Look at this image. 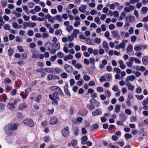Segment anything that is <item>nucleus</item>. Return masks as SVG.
I'll list each match as a JSON object with an SVG mask.
<instances>
[{"mask_svg": "<svg viewBox=\"0 0 148 148\" xmlns=\"http://www.w3.org/2000/svg\"><path fill=\"white\" fill-rule=\"evenodd\" d=\"M18 125V124H12L8 125L5 127V131L8 134L13 133V131L17 130Z\"/></svg>", "mask_w": 148, "mask_h": 148, "instance_id": "1", "label": "nucleus"}, {"mask_svg": "<svg viewBox=\"0 0 148 148\" xmlns=\"http://www.w3.org/2000/svg\"><path fill=\"white\" fill-rule=\"evenodd\" d=\"M24 124L25 125L31 127L34 126V123L33 120L31 119H26L23 121Z\"/></svg>", "mask_w": 148, "mask_h": 148, "instance_id": "2", "label": "nucleus"}, {"mask_svg": "<svg viewBox=\"0 0 148 148\" xmlns=\"http://www.w3.org/2000/svg\"><path fill=\"white\" fill-rule=\"evenodd\" d=\"M62 136L65 137H66L69 136V132L68 127H66L63 129L62 131Z\"/></svg>", "mask_w": 148, "mask_h": 148, "instance_id": "3", "label": "nucleus"}, {"mask_svg": "<svg viewBox=\"0 0 148 148\" xmlns=\"http://www.w3.org/2000/svg\"><path fill=\"white\" fill-rule=\"evenodd\" d=\"M49 98L52 100L54 101L55 99H58L59 95L56 93H53L52 95L50 94L49 95Z\"/></svg>", "mask_w": 148, "mask_h": 148, "instance_id": "4", "label": "nucleus"}, {"mask_svg": "<svg viewBox=\"0 0 148 148\" xmlns=\"http://www.w3.org/2000/svg\"><path fill=\"white\" fill-rule=\"evenodd\" d=\"M64 68L65 70L68 73H70L73 71V67L70 65L65 64L64 66Z\"/></svg>", "mask_w": 148, "mask_h": 148, "instance_id": "5", "label": "nucleus"}, {"mask_svg": "<svg viewBox=\"0 0 148 148\" xmlns=\"http://www.w3.org/2000/svg\"><path fill=\"white\" fill-rule=\"evenodd\" d=\"M102 114V112L101 109H96L92 112V114L94 116H95L97 115H101Z\"/></svg>", "mask_w": 148, "mask_h": 148, "instance_id": "6", "label": "nucleus"}, {"mask_svg": "<svg viewBox=\"0 0 148 148\" xmlns=\"http://www.w3.org/2000/svg\"><path fill=\"white\" fill-rule=\"evenodd\" d=\"M48 79L49 80H52L53 79H59V77L54 75L49 74L47 76Z\"/></svg>", "mask_w": 148, "mask_h": 148, "instance_id": "7", "label": "nucleus"}, {"mask_svg": "<svg viewBox=\"0 0 148 148\" xmlns=\"http://www.w3.org/2000/svg\"><path fill=\"white\" fill-rule=\"evenodd\" d=\"M58 122V120L57 118L54 117H52L51 118L49 123L51 125H55Z\"/></svg>", "mask_w": 148, "mask_h": 148, "instance_id": "8", "label": "nucleus"}, {"mask_svg": "<svg viewBox=\"0 0 148 148\" xmlns=\"http://www.w3.org/2000/svg\"><path fill=\"white\" fill-rule=\"evenodd\" d=\"M86 5H81V6L79 8V10L81 12L84 13L86 12Z\"/></svg>", "mask_w": 148, "mask_h": 148, "instance_id": "9", "label": "nucleus"}, {"mask_svg": "<svg viewBox=\"0 0 148 148\" xmlns=\"http://www.w3.org/2000/svg\"><path fill=\"white\" fill-rule=\"evenodd\" d=\"M112 36L115 38L118 39L121 38V37L117 31H113L112 32Z\"/></svg>", "mask_w": 148, "mask_h": 148, "instance_id": "10", "label": "nucleus"}, {"mask_svg": "<svg viewBox=\"0 0 148 148\" xmlns=\"http://www.w3.org/2000/svg\"><path fill=\"white\" fill-rule=\"evenodd\" d=\"M50 89L53 91H55L57 92L61 91V90L59 87L56 86H53L50 87Z\"/></svg>", "mask_w": 148, "mask_h": 148, "instance_id": "11", "label": "nucleus"}, {"mask_svg": "<svg viewBox=\"0 0 148 148\" xmlns=\"http://www.w3.org/2000/svg\"><path fill=\"white\" fill-rule=\"evenodd\" d=\"M102 47L104 48L105 51L107 52L109 50V46L107 42L104 41L102 43Z\"/></svg>", "mask_w": 148, "mask_h": 148, "instance_id": "12", "label": "nucleus"}, {"mask_svg": "<svg viewBox=\"0 0 148 148\" xmlns=\"http://www.w3.org/2000/svg\"><path fill=\"white\" fill-rule=\"evenodd\" d=\"M27 105L25 103L20 104L18 108L20 110H23L27 108Z\"/></svg>", "mask_w": 148, "mask_h": 148, "instance_id": "13", "label": "nucleus"}, {"mask_svg": "<svg viewBox=\"0 0 148 148\" xmlns=\"http://www.w3.org/2000/svg\"><path fill=\"white\" fill-rule=\"evenodd\" d=\"M7 107L10 110H12L15 108V107L14 104L11 103H9L7 105Z\"/></svg>", "mask_w": 148, "mask_h": 148, "instance_id": "14", "label": "nucleus"}, {"mask_svg": "<svg viewBox=\"0 0 148 148\" xmlns=\"http://www.w3.org/2000/svg\"><path fill=\"white\" fill-rule=\"evenodd\" d=\"M136 79V77L134 75L128 76L127 77L126 80L127 81H132Z\"/></svg>", "mask_w": 148, "mask_h": 148, "instance_id": "15", "label": "nucleus"}, {"mask_svg": "<svg viewBox=\"0 0 148 148\" xmlns=\"http://www.w3.org/2000/svg\"><path fill=\"white\" fill-rule=\"evenodd\" d=\"M73 58V56L70 54H69L66 56L64 57L63 59L65 61H67L69 60H72Z\"/></svg>", "mask_w": 148, "mask_h": 148, "instance_id": "16", "label": "nucleus"}, {"mask_svg": "<svg viewBox=\"0 0 148 148\" xmlns=\"http://www.w3.org/2000/svg\"><path fill=\"white\" fill-rule=\"evenodd\" d=\"M128 42L127 40H123L122 41V42L119 45L120 48L123 49L125 45V43H127Z\"/></svg>", "mask_w": 148, "mask_h": 148, "instance_id": "17", "label": "nucleus"}, {"mask_svg": "<svg viewBox=\"0 0 148 148\" xmlns=\"http://www.w3.org/2000/svg\"><path fill=\"white\" fill-rule=\"evenodd\" d=\"M119 63L120 64V67L122 69H124L126 67V66L124 64V62L122 60H119Z\"/></svg>", "mask_w": 148, "mask_h": 148, "instance_id": "18", "label": "nucleus"}, {"mask_svg": "<svg viewBox=\"0 0 148 148\" xmlns=\"http://www.w3.org/2000/svg\"><path fill=\"white\" fill-rule=\"evenodd\" d=\"M64 91L65 93L69 96H70L71 94L69 92L68 89V86L66 85L64 86Z\"/></svg>", "mask_w": 148, "mask_h": 148, "instance_id": "19", "label": "nucleus"}, {"mask_svg": "<svg viewBox=\"0 0 148 148\" xmlns=\"http://www.w3.org/2000/svg\"><path fill=\"white\" fill-rule=\"evenodd\" d=\"M142 62L145 65L148 64V57L144 56L142 58Z\"/></svg>", "mask_w": 148, "mask_h": 148, "instance_id": "20", "label": "nucleus"}, {"mask_svg": "<svg viewBox=\"0 0 148 148\" xmlns=\"http://www.w3.org/2000/svg\"><path fill=\"white\" fill-rule=\"evenodd\" d=\"M79 33V31L78 29H75L73 30V33L72 34L74 36V38H76L77 37V35Z\"/></svg>", "mask_w": 148, "mask_h": 148, "instance_id": "21", "label": "nucleus"}, {"mask_svg": "<svg viewBox=\"0 0 148 148\" xmlns=\"http://www.w3.org/2000/svg\"><path fill=\"white\" fill-rule=\"evenodd\" d=\"M54 19L55 20H58L59 22H60L62 21V19L61 16L59 15H56L54 17Z\"/></svg>", "mask_w": 148, "mask_h": 148, "instance_id": "22", "label": "nucleus"}, {"mask_svg": "<svg viewBox=\"0 0 148 148\" xmlns=\"http://www.w3.org/2000/svg\"><path fill=\"white\" fill-rule=\"evenodd\" d=\"M31 52L32 53V57L33 58H38V55L35 50H31Z\"/></svg>", "mask_w": 148, "mask_h": 148, "instance_id": "23", "label": "nucleus"}, {"mask_svg": "<svg viewBox=\"0 0 148 148\" xmlns=\"http://www.w3.org/2000/svg\"><path fill=\"white\" fill-rule=\"evenodd\" d=\"M126 86L127 87L128 89L132 91L134 89V86L129 83L127 84Z\"/></svg>", "mask_w": 148, "mask_h": 148, "instance_id": "24", "label": "nucleus"}, {"mask_svg": "<svg viewBox=\"0 0 148 148\" xmlns=\"http://www.w3.org/2000/svg\"><path fill=\"white\" fill-rule=\"evenodd\" d=\"M73 29V26L72 25H69L66 27V30L68 32L70 33L71 32Z\"/></svg>", "mask_w": 148, "mask_h": 148, "instance_id": "25", "label": "nucleus"}, {"mask_svg": "<svg viewBox=\"0 0 148 148\" xmlns=\"http://www.w3.org/2000/svg\"><path fill=\"white\" fill-rule=\"evenodd\" d=\"M148 10V8L147 7H143L141 9V11L142 12V14H146Z\"/></svg>", "mask_w": 148, "mask_h": 148, "instance_id": "26", "label": "nucleus"}, {"mask_svg": "<svg viewBox=\"0 0 148 148\" xmlns=\"http://www.w3.org/2000/svg\"><path fill=\"white\" fill-rule=\"evenodd\" d=\"M86 43L89 45H94V43L92 40L90 39H88L86 40Z\"/></svg>", "mask_w": 148, "mask_h": 148, "instance_id": "27", "label": "nucleus"}, {"mask_svg": "<svg viewBox=\"0 0 148 148\" xmlns=\"http://www.w3.org/2000/svg\"><path fill=\"white\" fill-rule=\"evenodd\" d=\"M104 93L106 97H110L111 95V93L109 90H106L104 91Z\"/></svg>", "mask_w": 148, "mask_h": 148, "instance_id": "28", "label": "nucleus"}, {"mask_svg": "<svg viewBox=\"0 0 148 148\" xmlns=\"http://www.w3.org/2000/svg\"><path fill=\"white\" fill-rule=\"evenodd\" d=\"M120 105H117L115 108V111L116 113H118L120 112Z\"/></svg>", "mask_w": 148, "mask_h": 148, "instance_id": "29", "label": "nucleus"}, {"mask_svg": "<svg viewBox=\"0 0 148 148\" xmlns=\"http://www.w3.org/2000/svg\"><path fill=\"white\" fill-rule=\"evenodd\" d=\"M59 68H56V69H52V73H53L54 74H57L58 73H59Z\"/></svg>", "mask_w": 148, "mask_h": 148, "instance_id": "30", "label": "nucleus"}, {"mask_svg": "<svg viewBox=\"0 0 148 148\" xmlns=\"http://www.w3.org/2000/svg\"><path fill=\"white\" fill-rule=\"evenodd\" d=\"M142 89L139 86L136 88V92L137 94H140L142 92Z\"/></svg>", "mask_w": 148, "mask_h": 148, "instance_id": "31", "label": "nucleus"}, {"mask_svg": "<svg viewBox=\"0 0 148 148\" xmlns=\"http://www.w3.org/2000/svg\"><path fill=\"white\" fill-rule=\"evenodd\" d=\"M29 27H34L36 25V24L35 23H32V22H29Z\"/></svg>", "mask_w": 148, "mask_h": 148, "instance_id": "32", "label": "nucleus"}, {"mask_svg": "<svg viewBox=\"0 0 148 148\" xmlns=\"http://www.w3.org/2000/svg\"><path fill=\"white\" fill-rule=\"evenodd\" d=\"M49 36V34L48 32L43 33L42 34V37L43 38H45Z\"/></svg>", "mask_w": 148, "mask_h": 148, "instance_id": "33", "label": "nucleus"}, {"mask_svg": "<svg viewBox=\"0 0 148 148\" xmlns=\"http://www.w3.org/2000/svg\"><path fill=\"white\" fill-rule=\"evenodd\" d=\"M45 71L48 73H52V69L50 68H45L44 69Z\"/></svg>", "mask_w": 148, "mask_h": 148, "instance_id": "34", "label": "nucleus"}, {"mask_svg": "<svg viewBox=\"0 0 148 148\" xmlns=\"http://www.w3.org/2000/svg\"><path fill=\"white\" fill-rule=\"evenodd\" d=\"M50 139V136H46L44 137V141L46 143H48Z\"/></svg>", "mask_w": 148, "mask_h": 148, "instance_id": "35", "label": "nucleus"}, {"mask_svg": "<svg viewBox=\"0 0 148 148\" xmlns=\"http://www.w3.org/2000/svg\"><path fill=\"white\" fill-rule=\"evenodd\" d=\"M62 31L60 29H57L55 31V33L56 35H58L60 34H61L62 33Z\"/></svg>", "mask_w": 148, "mask_h": 148, "instance_id": "36", "label": "nucleus"}, {"mask_svg": "<svg viewBox=\"0 0 148 148\" xmlns=\"http://www.w3.org/2000/svg\"><path fill=\"white\" fill-rule=\"evenodd\" d=\"M71 143L72 145L74 147L76 146L77 145V141L75 140H71Z\"/></svg>", "mask_w": 148, "mask_h": 148, "instance_id": "37", "label": "nucleus"}, {"mask_svg": "<svg viewBox=\"0 0 148 148\" xmlns=\"http://www.w3.org/2000/svg\"><path fill=\"white\" fill-rule=\"evenodd\" d=\"M94 21H95L98 24H101L99 18L98 17H96L95 18Z\"/></svg>", "mask_w": 148, "mask_h": 148, "instance_id": "38", "label": "nucleus"}, {"mask_svg": "<svg viewBox=\"0 0 148 148\" xmlns=\"http://www.w3.org/2000/svg\"><path fill=\"white\" fill-rule=\"evenodd\" d=\"M87 107L89 110H91L94 109L95 108V106L92 104H90L87 105Z\"/></svg>", "mask_w": 148, "mask_h": 148, "instance_id": "39", "label": "nucleus"}, {"mask_svg": "<svg viewBox=\"0 0 148 148\" xmlns=\"http://www.w3.org/2000/svg\"><path fill=\"white\" fill-rule=\"evenodd\" d=\"M74 36L72 34H71V35L69 36H68V39L70 42L73 41L74 39Z\"/></svg>", "mask_w": 148, "mask_h": 148, "instance_id": "40", "label": "nucleus"}, {"mask_svg": "<svg viewBox=\"0 0 148 148\" xmlns=\"http://www.w3.org/2000/svg\"><path fill=\"white\" fill-rule=\"evenodd\" d=\"M113 70L117 74H119L121 71V70L119 68L116 67Z\"/></svg>", "mask_w": 148, "mask_h": 148, "instance_id": "41", "label": "nucleus"}, {"mask_svg": "<svg viewBox=\"0 0 148 148\" xmlns=\"http://www.w3.org/2000/svg\"><path fill=\"white\" fill-rule=\"evenodd\" d=\"M23 9L27 12V14H28V8L27 6L25 5H23L22 7Z\"/></svg>", "mask_w": 148, "mask_h": 148, "instance_id": "42", "label": "nucleus"}, {"mask_svg": "<svg viewBox=\"0 0 148 148\" xmlns=\"http://www.w3.org/2000/svg\"><path fill=\"white\" fill-rule=\"evenodd\" d=\"M132 136V135L129 133H126L125 135V137L127 140L129 138H131Z\"/></svg>", "mask_w": 148, "mask_h": 148, "instance_id": "43", "label": "nucleus"}, {"mask_svg": "<svg viewBox=\"0 0 148 148\" xmlns=\"http://www.w3.org/2000/svg\"><path fill=\"white\" fill-rule=\"evenodd\" d=\"M135 97L137 98V99L139 100H142L144 98V96L143 95H140V96L138 95H136Z\"/></svg>", "mask_w": 148, "mask_h": 148, "instance_id": "44", "label": "nucleus"}, {"mask_svg": "<svg viewBox=\"0 0 148 148\" xmlns=\"http://www.w3.org/2000/svg\"><path fill=\"white\" fill-rule=\"evenodd\" d=\"M20 95L22 97L23 99H25L27 97V95L26 94L24 93V92H21L20 93Z\"/></svg>", "mask_w": 148, "mask_h": 148, "instance_id": "45", "label": "nucleus"}, {"mask_svg": "<svg viewBox=\"0 0 148 148\" xmlns=\"http://www.w3.org/2000/svg\"><path fill=\"white\" fill-rule=\"evenodd\" d=\"M61 77L63 78H66L67 77V74L65 72H63L61 74Z\"/></svg>", "mask_w": 148, "mask_h": 148, "instance_id": "46", "label": "nucleus"}, {"mask_svg": "<svg viewBox=\"0 0 148 148\" xmlns=\"http://www.w3.org/2000/svg\"><path fill=\"white\" fill-rule=\"evenodd\" d=\"M97 90L98 92H102L103 91V89L102 87H99L97 88Z\"/></svg>", "mask_w": 148, "mask_h": 148, "instance_id": "47", "label": "nucleus"}, {"mask_svg": "<svg viewBox=\"0 0 148 148\" xmlns=\"http://www.w3.org/2000/svg\"><path fill=\"white\" fill-rule=\"evenodd\" d=\"M83 78L84 80H85V81H88L90 79V77L88 75H85L84 76Z\"/></svg>", "mask_w": 148, "mask_h": 148, "instance_id": "48", "label": "nucleus"}, {"mask_svg": "<svg viewBox=\"0 0 148 148\" xmlns=\"http://www.w3.org/2000/svg\"><path fill=\"white\" fill-rule=\"evenodd\" d=\"M132 49V45H129L127 49V50L129 52H130Z\"/></svg>", "mask_w": 148, "mask_h": 148, "instance_id": "49", "label": "nucleus"}, {"mask_svg": "<svg viewBox=\"0 0 148 148\" xmlns=\"http://www.w3.org/2000/svg\"><path fill=\"white\" fill-rule=\"evenodd\" d=\"M133 73L134 74H135V76L136 77H138L141 75V73L138 71H134Z\"/></svg>", "mask_w": 148, "mask_h": 148, "instance_id": "50", "label": "nucleus"}, {"mask_svg": "<svg viewBox=\"0 0 148 148\" xmlns=\"http://www.w3.org/2000/svg\"><path fill=\"white\" fill-rule=\"evenodd\" d=\"M95 43L97 44H99L101 42V39L100 38H96L95 39Z\"/></svg>", "mask_w": 148, "mask_h": 148, "instance_id": "51", "label": "nucleus"}, {"mask_svg": "<svg viewBox=\"0 0 148 148\" xmlns=\"http://www.w3.org/2000/svg\"><path fill=\"white\" fill-rule=\"evenodd\" d=\"M27 35L29 36H32L34 35V32L31 30H29L27 32Z\"/></svg>", "mask_w": 148, "mask_h": 148, "instance_id": "52", "label": "nucleus"}, {"mask_svg": "<svg viewBox=\"0 0 148 148\" xmlns=\"http://www.w3.org/2000/svg\"><path fill=\"white\" fill-rule=\"evenodd\" d=\"M54 109H52L51 110H47L46 111L47 113L48 114H52L54 112Z\"/></svg>", "mask_w": 148, "mask_h": 148, "instance_id": "53", "label": "nucleus"}, {"mask_svg": "<svg viewBox=\"0 0 148 148\" xmlns=\"http://www.w3.org/2000/svg\"><path fill=\"white\" fill-rule=\"evenodd\" d=\"M17 48L20 52H23L24 51V49L21 46H18L17 47Z\"/></svg>", "mask_w": 148, "mask_h": 148, "instance_id": "54", "label": "nucleus"}, {"mask_svg": "<svg viewBox=\"0 0 148 148\" xmlns=\"http://www.w3.org/2000/svg\"><path fill=\"white\" fill-rule=\"evenodd\" d=\"M16 41L17 42H21L23 41V40L22 38H20L19 37L17 36L16 38Z\"/></svg>", "mask_w": 148, "mask_h": 148, "instance_id": "55", "label": "nucleus"}, {"mask_svg": "<svg viewBox=\"0 0 148 148\" xmlns=\"http://www.w3.org/2000/svg\"><path fill=\"white\" fill-rule=\"evenodd\" d=\"M80 22V21H75L74 24V26L76 27L79 25L81 24Z\"/></svg>", "mask_w": 148, "mask_h": 148, "instance_id": "56", "label": "nucleus"}, {"mask_svg": "<svg viewBox=\"0 0 148 148\" xmlns=\"http://www.w3.org/2000/svg\"><path fill=\"white\" fill-rule=\"evenodd\" d=\"M105 52L104 50L102 48L100 49L99 50V54L101 55L103 54Z\"/></svg>", "mask_w": 148, "mask_h": 148, "instance_id": "57", "label": "nucleus"}, {"mask_svg": "<svg viewBox=\"0 0 148 148\" xmlns=\"http://www.w3.org/2000/svg\"><path fill=\"white\" fill-rule=\"evenodd\" d=\"M75 67L76 68H77L78 69L82 68V66L80 63H77L76 65H75Z\"/></svg>", "mask_w": 148, "mask_h": 148, "instance_id": "58", "label": "nucleus"}, {"mask_svg": "<svg viewBox=\"0 0 148 148\" xmlns=\"http://www.w3.org/2000/svg\"><path fill=\"white\" fill-rule=\"evenodd\" d=\"M57 55L58 57L60 58H62L64 56V54L61 52H59Z\"/></svg>", "mask_w": 148, "mask_h": 148, "instance_id": "59", "label": "nucleus"}, {"mask_svg": "<svg viewBox=\"0 0 148 148\" xmlns=\"http://www.w3.org/2000/svg\"><path fill=\"white\" fill-rule=\"evenodd\" d=\"M88 85L89 86H95V83L93 81H91L89 82Z\"/></svg>", "mask_w": 148, "mask_h": 148, "instance_id": "60", "label": "nucleus"}, {"mask_svg": "<svg viewBox=\"0 0 148 148\" xmlns=\"http://www.w3.org/2000/svg\"><path fill=\"white\" fill-rule=\"evenodd\" d=\"M42 98V97L41 95H39L38 96V97L36 98V99L35 100L36 101V102H39L40 101V100Z\"/></svg>", "mask_w": 148, "mask_h": 148, "instance_id": "61", "label": "nucleus"}, {"mask_svg": "<svg viewBox=\"0 0 148 148\" xmlns=\"http://www.w3.org/2000/svg\"><path fill=\"white\" fill-rule=\"evenodd\" d=\"M3 28L5 29L10 30V27L8 24H6L4 25V26L3 27Z\"/></svg>", "mask_w": 148, "mask_h": 148, "instance_id": "62", "label": "nucleus"}, {"mask_svg": "<svg viewBox=\"0 0 148 148\" xmlns=\"http://www.w3.org/2000/svg\"><path fill=\"white\" fill-rule=\"evenodd\" d=\"M135 55L139 58H141L142 57V53L140 52H138L135 53Z\"/></svg>", "mask_w": 148, "mask_h": 148, "instance_id": "63", "label": "nucleus"}, {"mask_svg": "<svg viewBox=\"0 0 148 148\" xmlns=\"http://www.w3.org/2000/svg\"><path fill=\"white\" fill-rule=\"evenodd\" d=\"M88 139L87 137L86 136H84L83 137L81 138V140L83 142H84L87 141Z\"/></svg>", "mask_w": 148, "mask_h": 148, "instance_id": "64", "label": "nucleus"}]
</instances>
